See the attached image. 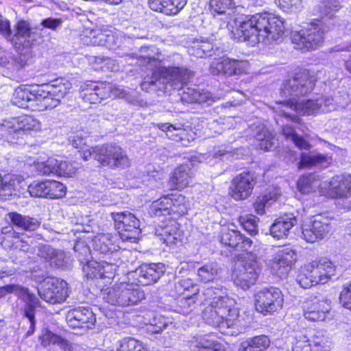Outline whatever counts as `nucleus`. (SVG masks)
<instances>
[{"label": "nucleus", "instance_id": "2", "mask_svg": "<svg viewBox=\"0 0 351 351\" xmlns=\"http://www.w3.org/2000/svg\"><path fill=\"white\" fill-rule=\"evenodd\" d=\"M192 73L182 67H160L152 75L141 83L143 90L167 92L171 89L180 90L186 85Z\"/></svg>", "mask_w": 351, "mask_h": 351}, {"label": "nucleus", "instance_id": "39", "mask_svg": "<svg viewBox=\"0 0 351 351\" xmlns=\"http://www.w3.org/2000/svg\"><path fill=\"white\" fill-rule=\"evenodd\" d=\"M220 274L221 269L217 263H207L197 269V280L202 283L213 282L218 279Z\"/></svg>", "mask_w": 351, "mask_h": 351}, {"label": "nucleus", "instance_id": "61", "mask_svg": "<svg viewBox=\"0 0 351 351\" xmlns=\"http://www.w3.org/2000/svg\"><path fill=\"white\" fill-rule=\"evenodd\" d=\"M158 230H156L157 234L161 237V239L163 240L164 243L167 245L174 244L176 243L178 239V233L176 228L172 226H167L162 228L161 232H158Z\"/></svg>", "mask_w": 351, "mask_h": 351}, {"label": "nucleus", "instance_id": "36", "mask_svg": "<svg viewBox=\"0 0 351 351\" xmlns=\"http://www.w3.org/2000/svg\"><path fill=\"white\" fill-rule=\"evenodd\" d=\"M280 194L281 191L279 188L271 187L267 189L265 193L259 196L254 204L256 213L263 215L265 208L270 207L276 202Z\"/></svg>", "mask_w": 351, "mask_h": 351}, {"label": "nucleus", "instance_id": "12", "mask_svg": "<svg viewBox=\"0 0 351 351\" xmlns=\"http://www.w3.org/2000/svg\"><path fill=\"white\" fill-rule=\"evenodd\" d=\"M256 177L250 171H244L236 176L231 181L230 194L237 200H245L251 196L256 184Z\"/></svg>", "mask_w": 351, "mask_h": 351}, {"label": "nucleus", "instance_id": "42", "mask_svg": "<svg viewBox=\"0 0 351 351\" xmlns=\"http://www.w3.org/2000/svg\"><path fill=\"white\" fill-rule=\"evenodd\" d=\"M171 195H167L154 201L149 209V213L152 217L171 215Z\"/></svg>", "mask_w": 351, "mask_h": 351}, {"label": "nucleus", "instance_id": "31", "mask_svg": "<svg viewBox=\"0 0 351 351\" xmlns=\"http://www.w3.org/2000/svg\"><path fill=\"white\" fill-rule=\"evenodd\" d=\"M187 0H149V8L166 15L178 14L186 5Z\"/></svg>", "mask_w": 351, "mask_h": 351}, {"label": "nucleus", "instance_id": "29", "mask_svg": "<svg viewBox=\"0 0 351 351\" xmlns=\"http://www.w3.org/2000/svg\"><path fill=\"white\" fill-rule=\"evenodd\" d=\"M330 310V303L322 297L315 296L308 304V321H324Z\"/></svg>", "mask_w": 351, "mask_h": 351}, {"label": "nucleus", "instance_id": "3", "mask_svg": "<svg viewBox=\"0 0 351 351\" xmlns=\"http://www.w3.org/2000/svg\"><path fill=\"white\" fill-rule=\"evenodd\" d=\"M104 300L112 304L118 306H130L137 304L145 298V293L139 287L133 285L121 282L103 293Z\"/></svg>", "mask_w": 351, "mask_h": 351}, {"label": "nucleus", "instance_id": "23", "mask_svg": "<svg viewBox=\"0 0 351 351\" xmlns=\"http://www.w3.org/2000/svg\"><path fill=\"white\" fill-rule=\"evenodd\" d=\"M307 77L306 75L296 76L287 80L283 85V93L285 96H293L297 103H304L307 100L300 99V96L307 93Z\"/></svg>", "mask_w": 351, "mask_h": 351}, {"label": "nucleus", "instance_id": "64", "mask_svg": "<svg viewBox=\"0 0 351 351\" xmlns=\"http://www.w3.org/2000/svg\"><path fill=\"white\" fill-rule=\"evenodd\" d=\"M306 33L307 30L306 29H295L292 32V43L295 45L296 49L305 51L307 43Z\"/></svg>", "mask_w": 351, "mask_h": 351}, {"label": "nucleus", "instance_id": "32", "mask_svg": "<svg viewBox=\"0 0 351 351\" xmlns=\"http://www.w3.org/2000/svg\"><path fill=\"white\" fill-rule=\"evenodd\" d=\"M308 27V50L316 49L324 42V35L327 32L326 26L322 19L313 20Z\"/></svg>", "mask_w": 351, "mask_h": 351}, {"label": "nucleus", "instance_id": "40", "mask_svg": "<svg viewBox=\"0 0 351 351\" xmlns=\"http://www.w3.org/2000/svg\"><path fill=\"white\" fill-rule=\"evenodd\" d=\"M158 49L154 46L143 47L138 53H131L126 55L130 59H136L140 65L146 63L156 62L159 58Z\"/></svg>", "mask_w": 351, "mask_h": 351}, {"label": "nucleus", "instance_id": "59", "mask_svg": "<svg viewBox=\"0 0 351 351\" xmlns=\"http://www.w3.org/2000/svg\"><path fill=\"white\" fill-rule=\"evenodd\" d=\"M282 132L287 138L291 139L300 149H306L307 148L306 141L302 137L297 135L291 126H284Z\"/></svg>", "mask_w": 351, "mask_h": 351}, {"label": "nucleus", "instance_id": "44", "mask_svg": "<svg viewBox=\"0 0 351 351\" xmlns=\"http://www.w3.org/2000/svg\"><path fill=\"white\" fill-rule=\"evenodd\" d=\"M308 347L309 351H330L331 342L324 331L319 330L308 340Z\"/></svg>", "mask_w": 351, "mask_h": 351}, {"label": "nucleus", "instance_id": "6", "mask_svg": "<svg viewBox=\"0 0 351 351\" xmlns=\"http://www.w3.org/2000/svg\"><path fill=\"white\" fill-rule=\"evenodd\" d=\"M95 160L102 167L112 169H123L130 165V160L125 152L114 145H102L96 148Z\"/></svg>", "mask_w": 351, "mask_h": 351}, {"label": "nucleus", "instance_id": "37", "mask_svg": "<svg viewBox=\"0 0 351 351\" xmlns=\"http://www.w3.org/2000/svg\"><path fill=\"white\" fill-rule=\"evenodd\" d=\"M202 315L203 319L208 324L219 326L222 329L227 328V324L223 323L227 321V317L225 316V311L223 309L217 311L210 305H206Z\"/></svg>", "mask_w": 351, "mask_h": 351}, {"label": "nucleus", "instance_id": "24", "mask_svg": "<svg viewBox=\"0 0 351 351\" xmlns=\"http://www.w3.org/2000/svg\"><path fill=\"white\" fill-rule=\"evenodd\" d=\"M191 165H182L175 169L169 181L171 190H182L189 186L194 175Z\"/></svg>", "mask_w": 351, "mask_h": 351}, {"label": "nucleus", "instance_id": "1", "mask_svg": "<svg viewBox=\"0 0 351 351\" xmlns=\"http://www.w3.org/2000/svg\"><path fill=\"white\" fill-rule=\"evenodd\" d=\"M282 18L269 13L256 14L243 21L237 29L239 38L252 45L265 44L282 38L285 32Z\"/></svg>", "mask_w": 351, "mask_h": 351}, {"label": "nucleus", "instance_id": "52", "mask_svg": "<svg viewBox=\"0 0 351 351\" xmlns=\"http://www.w3.org/2000/svg\"><path fill=\"white\" fill-rule=\"evenodd\" d=\"M171 215L175 214L178 216H182L186 214L189 205L184 196L182 195L171 194Z\"/></svg>", "mask_w": 351, "mask_h": 351}, {"label": "nucleus", "instance_id": "43", "mask_svg": "<svg viewBox=\"0 0 351 351\" xmlns=\"http://www.w3.org/2000/svg\"><path fill=\"white\" fill-rule=\"evenodd\" d=\"M213 44L207 40L197 39L189 48V54L197 58L213 56Z\"/></svg>", "mask_w": 351, "mask_h": 351}, {"label": "nucleus", "instance_id": "57", "mask_svg": "<svg viewBox=\"0 0 351 351\" xmlns=\"http://www.w3.org/2000/svg\"><path fill=\"white\" fill-rule=\"evenodd\" d=\"M44 87L41 86L32 91L28 109L33 111H43Z\"/></svg>", "mask_w": 351, "mask_h": 351}, {"label": "nucleus", "instance_id": "8", "mask_svg": "<svg viewBox=\"0 0 351 351\" xmlns=\"http://www.w3.org/2000/svg\"><path fill=\"white\" fill-rule=\"evenodd\" d=\"M40 128V122L34 117L23 115L9 120H4L0 124V130L10 135L8 141L23 138L27 132L38 130Z\"/></svg>", "mask_w": 351, "mask_h": 351}, {"label": "nucleus", "instance_id": "11", "mask_svg": "<svg viewBox=\"0 0 351 351\" xmlns=\"http://www.w3.org/2000/svg\"><path fill=\"white\" fill-rule=\"evenodd\" d=\"M335 272L336 265L329 258L321 257L312 261L308 267L311 287L327 283Z\"/></svg>", "mask_w": 351, "mask_h": 351}, {"label": "nucleus", "instance_id": "45", "mask_svg": "<svg viewBox=\"0 0 351 351\" xmlns=\"http://www.w3.org/2000/svg\"><path fill=\"white\" fill-rule=\"evenodd\" d=\"M333 162V156L330 153L308 155V170L313 167L324 169L332 166Z\"/></svg>", "mask_w": 351, "mask_h": 351}, {"label": "nucleus", "instance_id": "55", "mask_svg": "<svg viewBox=\"0 0 351 351\" xmlns=\"http://www.w3.org/2000/svg\"><path fill=\"white\" fill-rule=\"evenodd\" d=\"M270 344L271 341L266 335L256 336L246 341V346L252 351H265Z\"/></svg>", "mask_w": 351, "mask_h": 351}, {"label": "nucleus", "instance_id": "10", "mask_svg": "<svg viewBox=\"0 0 351 351\" xmlns=\"http://www.w3.org/2000/svg\"><path fill=\"white\" fill-rule=\"evenodd\" d=\"M256 311L265 315L282 308V295L279 289L271 287L258 291L254 295Z\"/></svg>", "mask_w": 351, "mask_h": 351}, {"label": "nucleus", "instance_id": "20", "mask_svg": "<svg viewBox=\"0 0 351 351\" xmlns=\"http://www.w3.org/2000/svg\"><path fill=\"white\" fill-rule=\"evenodd\" d=\"M16 32L8 39L16 49L29 47L35 40V34L30 27L29 23L26 21H19L15 25Z\"/></svg>", "mask_w": 351, "mask_h": 351}, {"label": "nucleus", "instance_id": "28", "mask_svg": "<svg viewBox=\"0 0 351 351\" xmlns=\"http://www.w3.org/2000/svg\"><path fill=\"white\" fill-rule=\"evenodd\" d=\"M234 301L228 295L220 299V300H212L210 304L212 307L217 311L223 309L225 311V316L227 317L226 322L227 328H232L236 325L237 318L239 317V311L235 308Z\"/></svg>", "mask_w": 351, "mask_h": 351}, {"label": "nucleus", "instance_id": "50", "mask_svg": "<svg viewBox=\"0 0 351 351\" xmlns=\"http://www.w3.org/2000/svg\"><path fill=\"white\" fill-rule=\"evenodd\" d=\"M32 91L25 86H19L15 89L12 102L14 105L22 108H28Z\"/></svg>", "mask_w": 351, "mask_h": 351}, {"label": "nucleus", "instance_id": "63", "mask_svg": "<svg viewBox=\"0 0 351 351\" xmlns=\"http://www.w3.org/2000/svg\"><path fill=\"white\" fill-rule=\"evenodd\" d=\"M28 191L31 196L36 197H47V180L43 182H33L28 186Z\"/></svg>", "mask_w": 351, "mask_h": 351}, {"label": "nucleus", "instance_id": "54", "mask_svg": "<svg viewBox=\"0 0 351 351\" xmlns=\"http://www.w3.org/2000/svg\"><path fill=\"white\" fill-rule=\"evenodd\" d=\"M34 167L39 175H57V159L49 158L46 161L37 162L35 163Z\"/></svg>", "mask_w": 351, "mask_h": 351}, {"label": "nucleus", "instance_id": "4", "mask_svg": "<svg viewBox=\"0 0 351 351\" xmlns=\"http://www.w3.org/2000/svg\"><path fill=\"white\" fill-rule=\"evenodd\" d=\"M36 277V275H34V278ZM35 279L38 281L44 280L38 292L40 298L46 302L52 304H60L64 302L68 297L67 282L64 280L53 277L45 278V275L39 279Z\"/></svg>", "mask_w": 351, "mask_h": 351}, {"label": "nucleus", "instance_id": "47", "mask_svg": "<svg viewBox=\"0 0 351 351\" xmlns=\"http://www.w3.org/2000/svg\"><path fill=\"white\" fill-rule=\"evenodd\" d=\"M328 182L322 180L319 176L308 173V193H317L328 197Z\"/></svg>", "mask_w": 351, "mask_h": 351}, {"label": "nucleus", "instance_id": "56", "mask_svg": "<svg viewBox=\"0 0 351 351\" xmlns=\"http://www.w3.org/2000/svg\"><path fill=\"white\" fill-rule=\"evenodd\" d=\"M47 197L58 199L66 194V186L62 183L55 180H47Z\"/></svg>", "mask_w": 351, "mask_h": 351}, {"label": "nucleus", "instance_id": "33", "mask_svg": "<svg viewBox=\"0 0 351 351\" xmlns=\"http://www.w3.org/2000/svg\"><path fill=\"white\" fill-rule=\"evenodd\" d=\"M25 65V60L21 56L16 59L10 51L0 47V68L3 69L7 75L13 76Z\"/></svg>", "mask_w": 351, "mask_h": 351}, {"label": "nucleus", "instance_id": "41", "mask_svg": "<svg viewBox=\"0 0 351 351\" xmlns=\"http://www.w3.org/2000/svg\"><path fill=\"white\" fill-rule=\"evenodd\" d=\"M226 295V289L222 286H217L205 289L201 293H197V297L204 305H209L212 300H220Z\"/></svg>", "mask_w": 351, "mask_h": 351}, {"label": "nucleus", "instance_id": "13", "mask_svg": "<svg viewBox=\"0 0 351 351\" xmlns=\"http://www.w3.org/2000/svg\"><path fill=\"white\" fill-rule=\"evenodd\" d=\"M165 271L162 263L143 264L130 275L138 285L147 286L156 282Z\"/></svg>", "mask_w": 351, "mask_h": 351}, {"label": "nucleus", "instance_id": "15", "mask_svg": "<svg viewBox=\"0 0 351 351\" xmlns=\"http://www.w3.org/2000/svg\"><path fill=\"white\" fill-rule=\"evenodd\" d=\"M66 319L69 327L80 329L83 332L91 328L96 322L93 312L85 307H79L69 311Z\"/></svg>", "mask_w": 351, "mask_h": 351}, {"label": "nucleus", "instance_id": "60", "mask_svg": "<svg viewBox=\"0 0 351 351\" xmlns=\"http://www.w3.org/2000/svg\"><path fill=\"white\" fill-rule=\"evenodd\" d=\"M83 274L87 278H100L101 279V267L100 262L91 260L86 264H84L82 268Z\"/></svg>", "mask_w": 351, "mask_h": 351}, {"label": "nucleus", "instance_id": "62", "mask_svg": "<svg viewBox=\"0 0 351 351\" xmlns=\"http://www.w3.org/2000/svg\"><path fill=\"white\" fill-rule=\"evenodd\" d=\"M78 169L76 162L71 163L66 161L57 160V175L63 176H72Z\"/></svg>", "mask_w": 351, "mask_h": 351}, {"label": "nucleus", "instance_id": "35", "mask_svg": "<svg viewBox=\"0 0 351 351\" xmlns=\"http://www.w3.org/2000/svg\"><path fill=\"white\" fill-rule=\"evenodd\" d=\"M115 239L116 237L110 233L99 234L93 239V249L103 254L113 253L118 250Z\"/></svg>", "mask_w": 351, "mask_h": 351}, {"label": "nucleus", "instance_id": "25", "mask_svg": "<svg viewBox=\"0 0 351 351\" xmlns=\"http://www.w3.org/2000/svg\"><path fill=\"white\" fill-rule=\"evenodd\" d=\"M221 242L225 245L235 248L237 250H250L252 241L250 239L243 236L240 232L234 230H227L222 232Z\"/></svg>", "mask_w": 351, "mask_h": 351}, {"label": "nucleus", "instance_id": "26", "mask_svg": "<svg viewBox=\"0 0 351 351\" xmlns=\"http://www.w3.org/2000/svg\"><path fill=\"white\" fill-rule=\"evenodd\" d=\"M38 255L50 264L51 267L62 268L67 265V259L64 251L47 245H41L38 247Z\"/></svg>", "mask_w": 351, "mask_h": 351}, {"label": "nucleus", "instance_id": "46", "mask_svg": "<svg viewBox=\"0 0 351 351\" xmlns=\"http://www.w3.org/2000/svg\"><path fill=\"white\" fill-rule=\"evenodd\" d=\"M256 129L255 137L259 141L258 147L261 149L268 151L271 149L274 145L273 137L268 130L263 125L258 126H252V130Z\"/></svg>", "mask_w": 351, "mask_h": 351}, {"label": "nucleus", "instance_id": "38", "mask_svg": "<svg viewBox=\"0 0 351 351\" xmlns=\"http://www.w3.org/2000/svg\"><path fill=\"white\" fill-rule=\"evenodd\" d=\"M43 87L47 90V93L60 101L69 93L72 84L66 79L58 78Z\"/></svg>", "mask_w": 351, "mask_h": 351}, {"label": "nucleus", "instance_id": "49", "mask_svg": "<svg viewBox=\"0 0 351 351\" xmlns=\"http://www.w3.org/2000/svg\"><path fill=\"white\" fill-rule=\"evenodd\" d=\"M213 335H206L196 342L197 351H225L224 346L213 339Z\"/></svg>", "mask_w": 351, "mask_h": 351}, {"label": "nucleus", "instance_id": "7", "mask_svg": "<svg viewBox=\"0 0 351 351\" xmlns=\"http://www.w3.org/2000/svg\"><path fill=\"white\" fill-rule=\"evenodd\" d=\"M111 217L121 239L124 241L136 243L141 234L139 219L128 211L112 213Z\"/></svg>", "mask_w": 351, "mask_h": 351}, {"label": "nucleus", "instance_id": "27", "mask_svg": "<svg viewBox=\"0 0 351 351\" xmlns=\"http://www.w3.org/2000/svg\"><path fill=\"white\" fill-rule=\"evenodd\" d=\"M13 228L25 232H32L37 230L40 226V221L33 217L22 215L17 212H10L7 215Z\"/></svg>", "mask_w": 351, "mask_h": 351}, {"label": "nucleus", "instance_id": "34", "mask_svg": "<svg viewBox=\"0 0 351 351\" xmlns=\"http://www.w3.org/2000/svg\"><path fill=\"white\" fill-rule=\"evenodd\" d=\"M182 99L189 103H198L206 106L211 105L216 100V97H213L210 92L199 88L191 87H188L184 91Z\"/></svg>", "mask_w": 351, "mask_h": 351}, {"label": "nucleus", "instance_id": "17", "mask_svg": "<svg viewBox=\"0 0 351 351\" xmlns=\"http://www.w3.org/2000/svg\"><path fill=\"white\" fill-rule=\"evenodd\" d=\"M351 197V174H339L328 182V197L346 199Z\"/></svg>", "mask_w": 351, "mask_h": 351}, {"label": "nucleus", "instance_id": "30", "mask_svg": "<svg viewBox=\"0 0 351 351\" xmlns=\"http://www.w3.org/2000/svg\"><path fill=\"white\" fill-rule=\"evenodd\" d=\"M296 221L297 219L293 214L285 215L278 218L270 226L271 235L277 239L287 238L289 230Z\"/></svg>", "mask_w": 351, "mask_h": 351}, {"label": "nucleus", "instance_id": "19", "mask_svg": "<svg viewBox=\"0 0 351 351\" xmlns=\"http://www.w3.org/2000/svg\"><path fill=\"white\" fill-rule=\"evenodd\" d=\"M26 186L24 178L20 175L0 174V197L20 196Z\"/></svg>", "mask_w": 351, "mask_h": 351}, {"label": "nucleus", "instance_id": "21", "mask_svg": "<svg viewBox=\"0 0 351 351\" xmlns=\"http://www.w3.org/2000/svg\"><path fill=\"white\" fill-rule=\"evenodd\" d=\"M83 91L84 101L90 104L99 103L103 99L115 95L110 84L90 82Z\"/></svg>", "mask_w": 351, "mask_h": 351}, {"label": "nucleus", "instance_id": "58", "mask_svg": "<svg viewBox=\"0 0 351 351\" xmlns=\"http://www.w3.org/2000/svg\"><path fill=\"white\" fill-rule=\"evenodd\" d=\"M101 267V279L105 280V282L109 283L112 280L117 273L118 267L114 263H108L106 261L100 262Z\"/></svg>", "mask_w": 351, "mask_h": 351}, {"label": "nucleus", "instance_id": "48", "mask_svg": "<svg viewBox=\"0 0 351 351\" xmlns=\"http://www.w3.org/2000/svg\"><path fill=\"white\" fill-rule=\"evenodd\" d=\"M224 64V74L230 76L244 73L248 69V63L246 61L226 58Z\"/></svg>", "mask_w": 351, "mask_h": 351}, {"label": "nucleus", "instance_id": "22", "mask_svg": "<svg viewBox=\"0 0 351 351\" xmlns=\"http://www.w3.org/2000/svg\"><path fill=\"white\" fill-rule=\"evenodd\" d=\"M332 218L319 213L311 219L308 230V243H315L327 235L330 229Z\"/></svg>", "mask_w": 351, "mask_h": 351}, {"label": "nucleus", "instance_id": "53", "mask_svg": "<svg viewBox=\"0 0 351 351\" xmlns=\"http://www.w3.org/2000/svg\"><path fill=\"white\" fill-rule=\"evenodd\" d=\"M117 351H149L143 344L134 338H124L117 343Z\"/></svg>", "mask_w": 351, "mask_h": 351}, {"label": "nucleus", "instance_id": "14", "mask_svg": "<svg viewBox=\"0 0 351 351\" xmlns=\"http://www.w3.org/2000/svg\"><path fill=\"white\" fill-rule=\"evenodd\" d=\"M81 40L84 45L93 46H105L109 49L119 47V38L110 31L86 29L81 35Z\"/></svg>", "mask_w": 351, "mask_h": 351}, {"label": "nucleus", "instance_id": "16", "mask_svg": "<svg viewBox=\"0 0 351 351\" xmlns=\"http://www.w3.org/2000/svg\"><path fill=\"white\" fill-rule=\"evenodd\" d=\"M21 236V234L17 232L13 227H3L0 230V244L6 250L27 253L30 249L29 245Z\"/></svg>", "mask_w": 351, "mask_h": 351}, {"label": "nucleus", "instance_id": "5", "mask_svg": "<svg viewBox=\"0 0 351 351\" xmlns=\"http://www.w3.org/2000/svg\"><path fill=\"white\" fill-rule=\"evenodd\" d=\"M9 293H14L18 295L25 302L23 313L24 316L27 318L29 322V330L28 335H32L35 330V311L40 306V301L36 296L31 293L28 289L16 285H9L0 287V298L5 297Z\"/></svg>", "mask_w": 351, "mask_h": 351}, {"label": "nucleus", "instance_id": "18", "mask_svg": "<svg viewBox=\"0 0 351 351\" xmlns=\"http://www.w3.org/2000/svg\"><path fill=\"white\" fill-rule=\"evenodd\" d=\"M296 259L295 252L290 247L279 250L271 262V271L280 278H285Z\"/></svg>", "mask_w": 351, "mask_h": 351}, {"label": "nucleus", "instance_id": "9", "mask_svg": "<svg viewBox=\"0 0 351 351\" xmlns=\"http://www.w3.org/2000/svg\"><path fill=\"white\" fill-rule=\"evenodd\" d=\"M261 270L260 264L256 259H247L236 267L232 279L237 287L247 290L256 283Z\"/></svg>", "mask_w": 351, "mask_h": 351}, {"label": "nucleus", "instance_id": "51", "mask_svg": "<svg viewBox=\"0 0 351 351\" xmlns=\"http://www.w3.org/2000/svg\"><path fill=\"white\" fill-rule=\"evenodd\" d=\"M234 7V0H210V12L214 16H226L227 12Z\"/></svg>", "mask_w": 351, "mask_h": 351}]
</instances>
